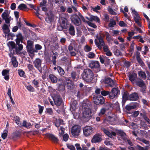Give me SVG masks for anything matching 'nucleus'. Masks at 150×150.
Wrapping results in <instances>:
<instances>
[{"instance_id": "f257e3e1", "label": "nucleus", "mask_w": 150, "mask_h": 150, "mask_svg": "<svg viewBox=\"0 0 150 150\" xmlns=\"http://www.w3.org/2000/svg\"><path fill=\"white\" fill-rule=\"evenodd\" d=\"M16 36L17 37L15 40L16 44L14 42L11 41L8 42V45L11 47L12 49H15L16 53L17 54L23 50V45L20 44V42L21 43L23 42L24 37L21 33H18Z\"/></svg>"}, {"instance_id": "f03ea898", "label": "nucleus", "mask_w": 150, "mask_h": 150, "mask_svg": "<svg viewBox=\"0 0 150 150\" xmlns=\"http://www.w3.org/2000/svg\"><path fill=\"white\" fill-rule=\"evenodd\" d=\"M60 25L57 27V29L59 30H61L63 29H66L69 26L67 20L65 18H61L59 19Z\"/></svg>"}, {"instance_id": "7ed1b4c3", "label": "nucleus", "mask_w": 150, "mask_h": 150, "mask_svg": "<svg viewBox=\"0 0 150 150\" xmlns=\"http://www.w3.org/2000/svg\"><path fill=\"white\" fill-rule=\"evenodd\" d=\"M87 104L85 103V119L88 120L91 116V103L87 99L86 100Z\"/></svg>"}, {"instance_id": "20e7f679", "label": "nucleus", "mask_w": 150, "mask_h": 150, "mask_svg": "<svg viewBox=\"0 0 150 150\" xmlns=\"http://www.w3.org/2000/svg\"><path fill=\"white\" fill-rule=\"evenodd\" d=\"M94 74L90 69L85 70V81L88 83H91L93 79Z\"/></svg>"}, {"instance_id": "39448f33", "label": "nucleus", "mask_w": 150, "mask_h": 150, "mask_svg": "<svg viewBox=\"0 0 150 150\" xmlns=\"http://www.w3.org/2000/svg\"><path fill=\"white\" fill-rule=\"evenodd\" d=\"M33 42L29 40L27 42V51L30 53L31 55H30V57H33L34 55V53L36 52L35 50L33 48Z\"/></svg>"}, {"instance_id": "423d86ee", "label": "nucleus", "mask_w": 150, "mask_h": 150, "mask_svg": "<svg viewBox=\"0 0 150 150\" xmlns=\"http://www.w3.org/2000/svg\"><path fill=\"white\" fill-rule=\"evenodd\" d=\"M95 42L96 45L100 49H101L102 47L105 45L103 38L100 35V36L98 35L96 36V38L95 39Z\"/></svg>"}, {"instance_id": "0eeeda50", "label": "nucleus", "mask_w": 150, "mask_h": 150, "mask_svg": "<svg viewBox=\"0 0 150 150\" xmlns=\"http://www.w3.org/2000/svg\"><path fill=\"white\" fill-rule=\"evenodd\" d=\"M117 133L118 135L121 137V138L123 140L124 142H127L130 145H132V142L130 140L128 139L127 137L125 132L122 131L118 130L117 132Z\"/></svg>"}, {"instance_id": "6e6552de", "label": "nucleus", "mask_w": 150, "mask_h": 150, "mask_svg": "<svg viewBox=\"0 0 150 150\" xmlns=\"http://www.w3.org/2000/svg\"><path fill=\"white\" fill-rule=\"evenodd\" d=\"M89 67L91 69L99 70L100 69V64L97 61L91 60L89 62Z\"/></svg>"}, {"instance_id": "1a4fd4ad", "label": "nucleus", "mask_w": 150, "mask_h": 150, "mask_svg": "<svg viewBox=\"0 0 150 150\" xmlns=\"http://www.w3.org/2000/svg\"><path fill=\"white\" fill-rule=\"evenodd\" d=\"M71 19L72 23L76 25L79 26L81 24V20L79 17L76 14L71 16Z\"/></svg>"}, {"instance_id": "9d476101", "label": "nucleus", "mask_w": 150, "mask_h": 150, "mask_svg": "<svg viewBox=\"0 0 150 150\" xmlns=\"http://www.w3.org/2000/svg\"><path fill=\"white\" fill-rule=\"evenodd\" d=\"M81 130L80 127L78 125H75L72 127L71 133L74 136H78L79 135Z\"/></svg>"}, {"instance_id": "9b49d317", "label": "nucleus", "mask_w": 150, "mask_h": 150, "mask_svg": "<svg viewBox=\"0 0 150 150\" xmlns=\"http://www.w3.org/2000/svg\"><path fill=\"white\" fill-rule=\"evenodd\" d=\"M93 101L95 104L99 105L103 104L105 100L104 98L102 96H99L94 97Z\"/></svg>"}, {"instance_id": "f8f14e48", "label": "nucleus", "mask_w": 150, "mask_h": 150, "mask_svg": "<svg viewBox=\"0 0 150 150\" xmlns=\"http://www.w3.org/2000/svg\"><path fill=\"white\" fill-rule=\"evenodd\" d=\"M42 62V61L39 58L36 59L33 62V64L35 67L38 70L40 73L42 72L41 66Z\"/></svg>"}, {"instance_id": "ddd939ff", "label": "nucleus", "mask_w": 150, "mask_h": 150, "mask_svg": "<svg viewBox=\"0 0 150 150\" xmlns=\"http://www.w3.org/2000/svg\"><path fill=\"white\" fill-rule=\"evenodd\" d=\"M54 100L55 105L57 106H60L62 102L61 96L59 95H57L55 96Z\"/></svg>"}, {"instance_id": "4468645a", "label": "nucleus", "mask_w": 150, "mask_h": 150, "mask_svg": "<svg viewBox=\"0 0 150 150\" xmlns=\"http://www.w3.org/2000/svg\"><path fill=\"white\" fill-rule=\"evenodd\" d=\"M120 91L116 88H113L109 94V97L110 99H113L118 93Z\"/></svg>"}, {"instance_id": "2eb2a0df", "label": "nucleus", "mask_w": 150, "mask_h": 150, "mask_svg": "<svg viewBox=\"0 0 150 150\" xmlns=\"http://www.w3.org/2000/svg\"><path fill=\"white\" fill-rule=\"evenodd\" d=\"M102 130L103 132L110 138H112L113 136L115 137L116 136V133L114 132H110L104 128L102 129Z\"/></svg>"}, {"instance_id": "dca6fc26", "label": "nucleus", "mask_w": 150, "mask_h": 150, "mask_svg": "<svg viewBox=\"0 0 150 150\" xmlns=\"http://www.w3.org/2000/svg\"><path fill=\"white\" fill-rule=\"evenodd\" d=\"M102 140L101 135L98 134H97L93 136L92 140V142L93 143L100 142Z\"/></svg>"}, {"instance_id": "f3484780", "label": "nucleus", "mask_w": 150, "mask_h": 150, "mask_svg": "<svg viewBox=\"0 0 150 150\" xmlns=\"http://www.w3.org/2000/svg\"><path fill=\"white\" fill-rule=\"evenodd\" d=\"M93 132V128L91 126H88L85 127V136L90 135Z\"/></svg>"}, {"instance_id": "a211bd4d", "label": "nucleus", "mask_w": 150, "mask_h": 150, "mask_svg": "<svg viewBox=\"0 0 150 150\" xmlns=\"http://www.w3.org/2000/svg\"><path fill=\"white\" fill-rule=\"evenodd\" d=\"M46 135L54 143H58L59 140L54 135L51 134H47Z\"/></svg>"}, {"instance_id": "6ab92c4d", "label": "nucleus", "mask_w": 150, "mask_h": 150, "mask_svg": "<svg viewBox=\"0 0 150 150\" xmlns=\"http://www.w3.org/2000/svg\"><path fill=\"white\" fill-rule=\"evenodd\" d=\"M86 18L91 21H94L98 23L100 22V19L99 18L96 16L91 15L89 18L86 17Z\"/></svg>"}, {"instance_id": "aec40b11", "label": "nucleus", "mask_w": 150, "mask_h": 150, "mask_svg": "<svg viewBox=\"0 0 150 150\" xmlns=\"http://www.w3.org/2000/svg\"><path fill=\"white\" fill-rule=\"evenodd\" d=\"M138 98V96L136 93L130 94L129 96V100H136Z\"/></svg>"}, {"instance_id": "412c9836", "label": "nucleus", "mask_w": 150, "mask_h": 150, "mask_svg": "<svg viewBox=\"0 0 150 150\" xmlns=\"http://www.w3.org/2000/svg\"><path fill=\"white\" fill-rule=\"evenodd\" d=\"M105 83L111 87L116 85L115 83L113 80L110 78L106 79L105 81Z\"/></svg>"}, {"instance_id": "4be33fe9", "label": "nucleus", "mask_w": 150, "mask_h": 150, "mask_svg": "<svg viewBox=\"0 0 150 150\" xmlns=\"http://www.w3.org/2000/svg\"><path fill=\"white\" fill-rule=\"evenodd\" d=\"M2 29L3 30L4 33L5 35L8 34L10 32L9 28L8 25L4 24L2 27Z\"/></svg>"}, {"instance_id": "5701e85b", "label": "nucleus", "mask_w": 150, "mask_h": 150, "mask_svg": "<svg viewBox=\"0 0 150 150\" xmlns=\"http://www.w3.org/2000/svg\"><path fill=\"white\" fill-rule=\"evenodd\" d=\"M49 78L53 83H56L57 82V77L53 74L50 75Z\"/></svg>"}, {"instance_id": "b1692460", "label": "nucleus", "mask_w": 150, "mask_h": 150, "mask_svg": "<svg viewBox=\"0 0 150 150\" xmlns=\"http://www.w3.org/2000/svg\"><path fill=\"white\" fill-rule=\"evenodd\" d=\"M84 93L83 90L81 89L78 91L76 96L79 98H83L84 97Z\"/></svg>"}, {"instance_id": "393cba45", "label": "nucleus", "mask_w": 150, "mask_h": 150, "mask_svg": "<svg viewBox=\"0 0 150 150\" xmlns=\"http://www.w3.org/2000/svg\"><path fill=\"white\" fill-rule=\"evenodd\" d=\"M137 77V75L135 73H132L129 74V79L132 82L134 81Z\"/></svg>"}, {"instance_id": "a878e982", "label": "nucleus", "mask_w": 150, "mask_h": 150, "mask_svg": "<svg viewBox=\"0 0 150 150\" xmlns=\"http://www.w3.org/2000/svg\"><path fill=\"white\" fill-rule=\"evenodd\" d=\"M11 62L14 67H16L18 66V62L15 57L13 56L12 57Z\"/></svg>"}, {"instance_id": "bb28decb", "label": "nucleus", "mask_w": 150, "mask_h": 150, "mask_svg": "<svg viewBox=\"0 0 150 150\" xmlns=\"http://www.w3.org/2000/svg\"><path fill=\"white\" fill-rule=\"evenodd\" d=\"M21 126H20V127H24L27 128H29L31 126V123L30 122H28L24 120L23 121L22 124H21Z\"/></svg>"}, {"instance_id": "cd10ccee", "label": "nucleus", "mask_w": 150, "mask_h": 150, "mask_svg": "<svg viewBox=\"0 0 150 150\" xmlns=\"http://www.w3.org/2000/svg\"><path fill=\"white\" fill-rule=\"evenodd\" d=\"M99 59L100 62L102 64H105V60H108V63H109L110 60L106 57L100 56L99 57Z\"/></svg>"}, {"instance_id": "c85d7f7f", "label": "nucleus", "mask_w": 150, "mask_h": 150, "mask_svg": "<svg viewBox=\"0 0 150 150\" xmlns=\"http://www.w3.org/2000/svg\"><path fill=\"white\" fill-rule=\"evenodd\" d=\"M18 8L20 10L23 11L28 9V8L25 4H21L18 6Z\"/></svg>"}, {"instance_id": "c756f323", "label": "nucleus", "mask_w": 150, "mask_h": 150, "mask_svg": "<svg viewBox=\"0 0 150 150\" xmlns=\"http://www.w3.org/2000/svg\"><path fill=\"white\" fill-rule=\"evenodd\" d=\"M69 29V34L72 35H75V30L74 27L70 24Z\"/></svg>"}, {"instance_id": "7c9ffc66", "label": "nucleus", "mask_w": 150, "mask_h": 150, "mask_svg": "<svg viewBox=\"0 0 150 150\" xmlns=\"http://www.w3.org/2000/svg\"><path fill=\"white\" fill-rule=\"evenodd\" d=\"M77 101L76 100H73L71 105V107L74 110H75L77 107Z\"/></svg>"}, {"instance_id": "2f4dec72", "label": "nucleus", "mask_w": 150, "mask_h": 150, "mask_svg": "<svg viewBox=\"0 0 150 150\" xmlns=\"http://www.w3.org/2000/svg\"><path fill=\"white\" fill-rule=\"evenodd\" d=\"M134 21L139 26H141V24L139 22V20L140 19V18L139 17V15L134 16Z\"/></svg>"}, {"instance_id": "473e14b6", "label": "nucleus", "mask_w": 150, "mask_h": 150, "mask_svg": "<svg viewBox=\"0 0 150 150\" xmlns=\"http://www.w3.org/2000/svg\"><path fill=\"white\" fill-rule=\"evenodd\" d=\"M71 77L73 80H76L78 79V76L76 74L75 71H72L71 73Z\"/></svg>"}, {"instance_id": "72a5a7b5", "label": "nucleus", "mask_w": 150, "mask_h": 150, "mask_svg": "<svg viewBox=\"0 0 150 150\" xmlns=\"http://www.w3.org/2000/svg\"><path fill=\"white\" fill-rule=\"evenodd\" d=\"M13 120L19 127L21 126V123L20 121V119L18 117L16 116V117H15L14 118Z\"/></svg>"}, {"instance_id": "f704fd0d", "label": "nucleus", "mask_w": 150, "mask_h": 150, "mask_svg": "<svg viewBox=\"0 0 150 150\" xmlns=\"http://www.w3.org/2000/svg\"><path fill=\"white\" fill-rule=\"evenodd\" d=\"M139 76L144 79H146V74L144 72L142 71H140L138 72Z\"/></svg>"}, {"instance_id": "c9c22d12", "label": "nucleus", "mask_w": 150, "mask_h": 150, "mask_svg": "<svg viewBox=\"0 0 150 150\" xmlns=\"http://www.w3.org/2000/svg\"><path fill=\"white\" fill-rule=\"evenodd\" d=\"M110 1V4L112 6L115 7L114 10L116 11L118 10L117 6L116 5L115 0H109Z\"/></svg>"}, {"instance_id": "e433bc0d", "label": "nucleus", "mask_w": 150, "mask_h": 150, "mask_svg": "<svg viewBox=\"0 0 150 150\" xmlns=\"http://www.w3.org/2000/svg\"><path fill=\"white\" fill-rule=\"evenodd\" d=\"M57 69L58 73L60 75L62 76L64 75V71L63 69L60 66H58L57 67Z\"/></svg>"}, {"instance_id": "4c0bfd02", "label": "nucleus", "mask_w": 150, "mask_h": 150, "mask_svg": "<svg viewBox=\"0 0 150 150\" xmlns=\"http://www.w3.org/2000/svg\"><path fill=\"white\" fill-rule=\"evenodd\" d=\"M136 107V106L135 105H128L126 106L125 108L127 110L129 111L131 109L135 108Z\"/></svg>"}, {"instance_id": "58836bf2", "label": "nucleus", "mask_w": 150, "mask_h": 150, "mask_svg": "<svg viewBox=\"0 0 150 150\" xmlns=\"http://www.w3.org/2000/svg\"><path fill=\"white\" fill-rule=\"evenodd\" d=\"M137 149L138 150H148L149 147L148 146H146L144 147H142L139 145H137Z\"/></svg>"}, {"instance_id": "ea45409f", "label": "nucleus", "mask_w": 150, "mask_h": 150, "mask_svg": "<svg viewBox=\"0 0 150 150\" xmlns=\"http://www.w3.org/2000/svg\"><path fill=\"white\" fill-rule=\"evenodd\" d=\"M8 13V11L7 10H5L4 12L2 13L1 16L3 19H5V18L9 16Z\"/></svg>"}, {"instance_id": "a19ab883", "label": "nucleus", "mask_w": 150, "mask_h": 150, "mask_svg": "<svg viewBox=\"0 0 150 150\" xmlns=\"http://www.w3.org/2000/svg\"><path fill=\"white\" fill-rule=\"evenodd\" d=\"M65 89V86L63 84H59L58 86V90L59 91H63Z\"/></svg>"}, {"instance_id": "79ce46f5", "label": "nucleus", "mask_w": 150, "mask_h": 150, "mask_svg": "<svg viewBox=\"0 0 150 150\" xmlns=\"http://www.w3.org/2000/svg\"><path fill=\"white\" fill-rule=\"evenodd\" d=\"M93 10L97 13L99 12V10L100 9V7L99 6H96L94 7H92Z\"/></svg>"}, {"instance_id": "37998d69", "label": "nucleus", "mask_w": 150, "mask_h": 150, "mask_svg": "<svg viewBox=\"0 0 150 150\" xmlns=\"http://www.w3.org/2000/svg\"><path fill=\"white\" fill-rule=\"evenodd\" d=\"M8 131L7 129H5L4 133L2 134L1 137L3 139H5L7 136V133Z\"/></svg>"}, {"instance_id": "c03bdc74", "label": "nucleus", "mask_w": 150, "mask_h": 150, "mask_svg": "<svg viewBox=\"0 0 150 150\" xmlns=\"http://www.w3.org/2000/svg\"><path fill=\"white\" fill-rule=\"evenodd\" d=\"M38 107L39 109L38 112L41 115L43 112L44 107L43 106H41L40 105H38Z\"/></svg>"}, {"instance_id": "a18cd8bd", "label": "nucleus", "mask_w": 150, "mask_h": 150, "mask_svg": "<svg viewBox=\"0 0 150 150\" xmlns=\"http://www.w3.org/2000/svg\"><path fill=\"white\" fill-rule=\"evenodd\" d=\"M39 81L34 79L32 81V83L33 84L35 87L37 88L39 86Z\"/></svg>"}, {"instance_id": "49530a36", "label": "nucleus", "mask_w": 150, "mask_h": 150, "mask_svg": "<svg viewBox=\"0 0 150 150\" xmlns=\"http://www.w3.org/2000/svg\"><path fill=\"white\" fill-rule=\"evenodd\" d=\"M47 0H43L40 3V7L46 6H47Z\"/></svg>"}, {"instance_id": "de8ad7c7", "label": "nucleus", "mask_w": 150, "mask_h": 150, "mask_svg": "<svg viewBox=\"0 0 150 150\" xmlns=\"http://www.w3.org/2000/svg\"><path fill=\"white\" fill-rule=\"evenodd\" d=\"M106 110L105 108H102L100 110V112L98 113V115L99 116H101L105 114Z\"/></svg>"}, {"instance_id": "09e8293b", "label": "nucleus", "mask_w": 150, "mask_h": 150, "mask_svg": "<svg viewBox=\"0 0 150 150\" xmlns=\"http://www.w3.org/2000/svg\"><path fill=\"white\" fill-rule=\"evenodd\" d=\"M108 10L110 14L114 15H116V13L110 6H109L108 8Z\"/></svg>"}, {"instance_id": "8fccbe9b", "label": "nucleus", "mask_w": 150, "mask_h": 150, "mask_svg": "<svg viewBox=\"0 0 150 150\" xmlns=\"http://www.w3.org/2000/svg\"><path fill=\"white\" fill-rule=\"evenodd\" d=\"M89 26L92 27L94 28H96L97 26L94 23L90 22L89 21H87L86 22Z\"/></svg>"}, {"instance_id": "3c124183", "label": "nucleus", "mask_w": 150, "mask_h": 150, "mask_svg": "<svg viewBox=\"0 0 150 150\" xmlns=\"http://www.w3.org/2000/svg\"><path fill=\"white\" fill-rule=\"evenodd\" d=\"M87 56L90 59H93L95 57V54L92 52H90L88 54Z\"/></svg>"}, {"instance_id": "603ef678", "label": "nucleus", "mask_w": 150, "mask_h": 150, "mask_svg": "<svg viewBox=\"0 0 150 150\" xmlns=\"http://www.w3.org/2000/svg\"><path fill=\"white\" fill-rule=\"evenodd\" d=\"M123 100L122 101V102H124V103H125V102L126 100L129 99V97H128L127 94L125 93L122 96Z\"/></svg>"}, {"instance_id": "864d4df0", "label": "nucleus", "mask_w": 150, "mask_h": 150, "mask_svg": "<svg viewBox=\"0 0 150 150\" xmlns=\"http://www.w3.org/2000/svg\"><path fill=\"white\" fill-rule=\"evenodd\" d=\"M137 84L138 86L140 87H143L145 86L144 81H138L137 82Z\"/></svg>"}, {"instance_id": "5fc2aeb1", "label": "nucleus", "mask_w": 150, "mask_h": 150, "mask_svg": "<svg viewBox=\"0 0 150 150\" xmlns=\"http://www.w3.org/2000/svg\"><path fill=\"white\" fill-rule=\"evenodd\" d=\"M129 127L132 129H135L138 128V126L134 123H132L129 125Z\"/></svg>"}, {"instance_id": "6e6d98bb", "label": "nucleus", "mask_w": 150, "mask_h": 150, "mask_svg": "<svg viewBox=\"0 0 150 150\" xmlns=\"http://www.w3.org/2000/svg\"><path fill=\"white\" fill-rule=\"evenodd\" d=\"M114 54L117 56H121L122 54L121 52L119 50H116L114 52Z\"/></svg>"}, {"instance_id": "4d7b16f0", "label": "nucleus", "mask_w": 150, "mask_h": 150, "mask_svg": "<svg viewBox=\"0 0 150 150\" xmlns=\"http://www.w3.org/2000/svg\"><path fill=\"white\" fill-rule=\"evenodd\" d=\"M46 111L47 112V113L48 114L52 115H53V112L52 111V110L51 108H48L46 109Z\"/></svg>"}, {"instance_id": "13d9d810", "label": "nucleus", "mask_w": 150, "mask_h": 150, "mask_svg": "<svg viewBox=\"0 0 150 150\" xmlns=\"http://www.w3.org/2000/svg\"><path fill=\"white\" fill-rule=\"evenodd\" d=\"M66 145L67 148L71 150H75V148L74 146L68 144H67Z\"/></svg>"}, {"instance_id": "bf43d9fd", "label": "nucleus", "mask_w": 150, "mask_h": 150, "mask_svg": "<svg viewBox=\"0 0 150 150\" xmlns=\"http://www.w3.org/2000/svg\"><path fill=\"white\" fill-rule=\"evenodd\" d=\"M105 35L106 36L107 40L108 41H110L111 40V37L109 34L108 32H106L105 33Z\"/></svg>"}, {"instance_id": "052dcab7", "label": "nucleus", "mask_w": 150, "mask_h": 150, "mask_svg": "<svg viewBox=\"0 0 150 150\" xmlns=\"http://www.w3.org/2000/svg\"><path fill=\"white\" fill-rule=\"evenodd\" d=\"M18 73L20 76L24 77L25 75L24 72L22 70H18Z\"/></svg>"}, {"instance_id": "680f3d73", "label": "nucleus", "mask_w": 150, "mask_h": 150, "mask_svg": "<svg viewBox=\"0 0 150 150\" xmlns=\"http://www.w3.org/2000/svg\"><path fill=\"white\" fill-rule=\"evenodd\" d=\"M133 38H137V39H139V41L142 43H144V41L143 40L141 36H136L134 37Z\"/></svg>"}, {"instance_id": "e2e57ef3", "label": "nucleus", "mask_w": 150, "mask_h": 150, "mask_svg": "<svg viewBox=\"0 0 150 150\" xmlns=\"http://www.w3.org/2000/svg\"><path fill=\"white\" fill-rule=\"evenodd\" d=\"M26 88L30 91L33 92L34 91V88L31 85L27 86Z\"/></svg>"}, {"instance_id": "0e129e2a", "label": "nucleus", "mask_w": 150, "mask_h": 150, "mask_svg": "<svg viewBox=\"0 0 150 150\" xmlns=\"http://www.w3.org/2000/svg\"><path fill=\"white\" fill-rule=\"evenodd\" d=\"M101 93L102 96H105L109 94L110 92L108 91H103L101 92Z\"/></svg>"}, {"instance_id": "69168bd1", "label": "nucleus", "mask_w": 150, "mask_h": 150, "mask_svg": "<svg viewBox=\"0 0 150 150\" xmlns=\"http://www.w3.org/2000/svg\"><path fill=\"white\" fill-rule=\"evenodd\" d=\"M136 58L139 64L142 65H144V63H143V61L138 56H137Z\"/></svg>"}, {"instance_id": "338daca9", "label": "nucleus", "mask_w": 150, "mask_h": 150, "mask_svg": "<svg viewBox=\"0 0 150 150\" xmlns=\"http://www.w3.org/2000/svg\"><path fill=\"white\" fill-rule=\"evenodd\" d=\"M28 67L29 71H32L34 68L33 65L31 64H29L28 65Z\"/></svg>"}, {"instance_id": "774afa93", "label": "nucleus", "mask_w": 150, "mask_h": 150, "mask_svg": "<svg viewBox=\"0 0 150 150\" xmlns=\"http://www.w3.org/2000/svg\"><path fill=\"white\" fill-rule=\"evenodd\" d=\"M11 18V16H8V17L5 18V19H4L5 20V22L6 23L8 24L10 23Z\"/></svg>"}]
</instances>
